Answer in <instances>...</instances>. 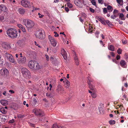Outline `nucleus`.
I'll use <instances>...</instances> for the list:
<instances>
[{
  "instance_id": "59",
  "label": "nucleus",
  "mask_w": 128,
  "mask_h": 128,
  "mask_svg": "<svg viewBox=\"0 0 128 128\" xmlns=\"http://www.w3.org/2000/svg\"><path fill=\"white\" fill-rule=\"evenodd\" d=\"M65 10L67 12H68L69 11V9L67 7H66L65 8Z\"/></svg>"
},
{
  "instance_id": "45",
  "label": "nucleus",
  "mask_w": 128,
  "mask_h": 128,
  "mask_svg": "<svg viewBox=\"0 0 128 128\" xmlns=\"http://www.w3.org/2000/svg\"><path fill=\"white\" fill-rule=\"evenodd\" d=\"M38 15L39 17L40 18H42L44 16L43 15L40 14V13H38Z\"/></svg>"
},
{
  "instance_id": "13",
  "label": "nucleus",
  "mask_w": 128,
  "mask_h": 128,
  "mask_svg": "<svg viewBox=\"0 0 128 128\" xmlns=\"http://www.w3.org/2000/svg\"><path fill=\"white\" fill-rule=\"evenodd\" d=\"M61 54L65 60H66L67 58V54L64 49H62L61 51Z\"/></svg>"
},
{
  "instance_id": "58",
  "label": "nucleus",
  "mask_w": 128,
  "mask_h": 128,
  "mask_svg": "<svg viewBox=\"0 0 128 128\" xmlns=\"http://www.w3.org/2000/svg\"><path fill=\"white\" fill-rule=\"evenodd\" d=\"M82 4H84V0H78Z\"/></svg>"
},
{
  "instance_id": "64",
  "label": "nucleus",
  "mask_w": 128,
  "mask_h": 128,
  "mask_svg": "<svg viewBox=\"0 0 128 128\" xmlns=\"http://www.w3.org/2000/svg\"><path fill=\"white\" fill-rule=\"evenodd\" d=\"M124 86L126 88H127L128 87V85L127 82L124 84Z\"/></svg>"
},
{
  "instance_id": "22",
  "label": "nucleus",
  "mask_w": 128,
  "mask_h": 128,
  "mask_svg": "<svg viewBox=\"0 0 128 128\" xmlns=\"http://www.w3.org/2000/svg\"><path fill=\"white\" fill-rule=\"evenodd\" d=\"M20 70L22 72H28V70L24 68H20Z\"/></svg>"
},
{
  "instance_id": "10",
  "label": "nucleus",
  "mask_w": 128,
  "mask_h": 128,
  "mask_svg": "<svg viewBox=\"0 0 128 128\" xmlns=\"http://www.w3.org/2000/svg\"><path fill=\"white\" fill-rule=\"evenodd\" d=\"M48 38L51 44L54 46H56L57 42L54 38L52 37L51 36L49 35L48 36Z\"/></svg>"
},
{
  "instance_id": "11",
  "label": "nucleus",
  "mask_w": 128,
  "mask_h": 128,
  "mask_svg": "<svg viewBox=\"0 0 128 128\" xmlns=\"http://www.w3.org/2000/svg\"><path fill=\"white\" fill-rule=\"evenodd\" d=\"M52 128H67L66 127L62 125H59L57 124H54Z\"/></svg>"
},
{
  "instance_id": "34",
  "label": "nucleus",
  "mask_w": 128,
  "mask_h": 128,
  "mask_svg": "<svg viewBox=\"0 0 128 128\" xmlns=\"http://www.w3.org/2000/svg\"><path fill=\"white\" fill-rule=\"evenodd\" d=\"M67 4L68 6L70 8H72L73 6L69 2Z\"/></svg>"
},
{
  "instance_id": "19",
  "label": "nucleus",
  "mask_w": 128,
  "mask_h": 128,
  "mask_svg": "<svg viewBox=\"0 0 128 128\" xmlns=\"http://www.w3.org/2000/svg\"><path fill=\"white\" fill-rule=\"evenodd\" d=\"M87 78L88 79L87 82L88 84H92V83H93L94 81L92 79L90 78V76H88Z\"/></svg>"
},
{
  "instance_id": "35",
  "label": "nucleus",
  "mask_w": 128,
  "mask_h": 128,
  "mask_svg": "<svg viewBox=\"0 0 128 128\" xmlns=\"http://www.w3.org/2000/svg\"><path fill=\"white\" fill-rule=\"evenodd\" d=\"M103 12L104 14H106L108 12L107 9L106 8H104L103 9Z\"/></svg>"
},
{
  "instance_id": "56",
  "label": "nucleus",
  "mask_w": 128,
  "mask_h": 128,
  "mask_svg": "<svg viewBox=\"0 0 128 128\" xmlns=\"http://www.w3.org/2000/svg\"><path fill=\"white\" fill-rule=\"evenodd\" d=\"M5 72H1V75L2 76H3L6 77V76L5 75Z\"/></svg>"
},
{
  "instance_id": "33",
  "label": "nucleus",
  "mask_w": 128,
  "mask_h": 128,
  "mask_svg": "<svg viewBox=\"0 0 128 128\" xmlns=\"http://www.w3.org/2000/svg\"><path fill=\"white\" fill-rule=\"evenodd\" d=\"M122 50H121L120 48H119L117 51V53L118 54H120L122 53Z\"/></svg>"
},
{
  "instance_id": "37",
  "label": "nucleus",
  "mask_w": 128,
  "mask_h": 128,
  "mask_svg": "<svg viewBox=\"0 0 128 128\" xmlns=\"http://www.w3.org/2000/svg\"><path fill=\"white\" fill-rule=\"evenodd\" d=\"M24 115H22L21 114H18V117L20 118H23L24 117Z\"/></svg>"
},
{
  "instance_id": "40",
  "label": "nucleus",
  "mask_w": 128,
  "mask_h": 128,
  "mask_svg": "<svg viewBox=\"0 0 128 128\" xmlns=\"http://www.w3.org/2000/svg\"><path fill=\"white\" fill-rule=\"evenodd\" d=\"M116 1L117 3L119 4H120L121 2H123V0H116Z\"/></svg>"
},
{
  "instance_id": "49",
  "label": "nucleus",
  "mask_w": 128,
  "mask_h": 128,
  "mask_svg": "<svg viewBox=\"0 0 128 128\" xmlns=\"http://www.w3.org/2000/svg\"><path fill=\"white\" fill-rule=\"evenodd\" d=\"M123 97L127 101L128 100V98H126V95H124L123 96Z\"/></svg>"
},
{
  "instance_id": "16",
  "label": "nucleus",
  "mask_w": 128,
  "mask_h": 128,
  "mask_svg": "<svg viewBox=\"0 0 128 128\" xmlns=\"http://www.w3.org/2000/svg\"><path fill=\"white\" fill-rule=\"evenodd\" d=\"M1 104L4 106H6L8 104V101L5 100H2L0 101Z\"/></svg>"
},
{
  "instance_id": "62",
  "label": "nucleus",
  "mask_w": 128,
  "mask_h": 128,
  "mask_svg": "<svg viewBox=\"0 0 128 128\" xmlns=\"http://www.w3.org/2000/svg\"><path fill=\"white\" fill-rule=\"evenodd\" d=\"M9 92H11V93L12 94L14 93V92L13 90H9Z\"/></svg>"
},
{
  "instance_id": "29",
  "label": "nucleus",
  "mask_w": 128,
  "mask_h": 128,
  "mask_svg": "<svg viewBox=\"0 0 128 128\" xmlns=\"http://www.w3.org/2000/svg\"><path fill=\"white\" fill-rule=\"evenodd\" d=\"M109 123L110 124H115V121L114 120H111L109 121Z\"/></svg>"
},
{
  "instance_id": "27",
  "label": "nucleus",
  "mask_w": 128,
  "mask_h": 128,
  "mask_svg": "<svg viewBox=\"0 0 128 128\" xmlns=\"http://www.w3.org/2000/svg\"><path fill=\"white\" fill-rule=\"evenodd\" d=\"M91 96L92 98H95L97 96V94L93 92L91 94Z\"/></svg>"
},
{
  "instance_id": "9",
  "label": "nucleus",
  "mask_w": 128,
  "mask_h": 128,
  "mask_svg": "<svg viewBox=\"0 0 128 128\" xmlns=\"http://www.w3.org/2000/svg\"><path fill=\"white\" fill-rule=\"evenodd\" d=\"M56 92L58 94H62L65 93L64 88L60 85H58L56 89Z\"/></svg>"
},
{
  "instance_id": "36",
  "label": "nucleus",
  "mask_w": 128,
  "mask_h": 128,
  "mask_svg": "<svg viewBox=\"0 0 128 128\" xmlns=\"http://www.w3.org/2000/svg\"><path fill=\"white\" fill-rule=\"evenodd\" d=\"M107 9L108 10H110L112 9H113V8H112V6L110 5H108L107 7Z\"/></svg>"
},
{
  "instance_id": "50",
  "label": "nucleus",
  "mask_w": 128,
  "mask_h": 128,
  "mask_svg": "<svg viewBox=\"0 0 128 128\" xmlns=\"http://www.w3.org/2000/svg\"><path fill=\"white\" fill-rule=\"evenodd\" d=\"M22 31L23 32H26V30L25 28L24 27H22V28H21Z\"/></svg>"
},
{
  "instance_id": "8",
  "label": "nucleus",
  "mask_w": 128,
  "mask_h": 128,
  "mask_svg": "<svg viewBox=\"0 0 128 128\" xmlns=\"http://www.w3.org/2000/svg\"><path fill=\"white\" fill-rule=\"evenodd\" d=\"M21 3L22 5L26 8L30 7L31 4H32V2L30 3V2L26 0H22L21 1Z\"/></svg>"
},
{
  "instance_id": "12",
  "label": "nucleus",
  "mask_w": 128,
  "mask_h": 128,
  "mask_svg": "<svg viewBox=\"0 0 128 128\" xmlns=\"http://www.w3.org/2000/svg\"><path fill=\"white\" fill-rule=\"evenodd\" d=\"M23 76L26 78L28 79L30 78V72H22Z\"/></svg>"
},
{
  "instance_id": "47",
  "label": "nucleus",
  "mask_w": 128,
  "mask_h": 128,
  "mask_svg": "<svg viewBox=\"0 0 128 128\" xmlns=\"http://www.w3.org/2000/svg\"><path fill=\"white\" fill-rule=\"evenodd\" d=\"M45 56L46 60L47 61H48L49 60L48 56V55L46 54L45 55Z\"/></svg>"
},
{
  "instance_id": "53",
  "label": "nucleus",
  "mask_w": 128,
  "mask_h": 128,
  "mask_svg": "<svg viewBox=\"0 0 128 128\" xmlns=\"http://www.w3.org/2000/svg\"><path fill=\"white\" fill-rule=\"evenodd\" d=\"M122 43L123 44H125L127 43V41L126 40H122Z\"/></svg>"
},
{
  "instance_id": "26",
  "label": "nucleus",
  "mask_w": 128,
  "mask_h": 128,
  "mask_svg": "<svg viewBox=\"0 0 128 128\" xmlns=\"http://www.w3.org/2000/svg\"><path fill=\"white\" fill-rule=\"evenodd\" d=\"M46 96L50 98L52 97V95L51 93L47 92L46 94Z\"/></svg>"
},
{
  "instance_id": "2",
  "label": "nucleus",
  "mask_w": 128,
  "mask_h": 128,
  "mask_svg": "<svg viewBox=\"0 0 128 128\" xmlns=\"http://www.w3.org/2000/svg\"><path fill=\"white\" fill-rule=\"evenodd\" d=\"M6 33L9 37L12 38H16L17 36V32L14 28L8 29L7 30Z\"/></svg>"
},
{
  "instance_id": "31",
  "label": "nucleus",
  "mask_w": 128,
  "mask_h": 128,
  "mask_svg": "<svg viewBox=\"0 0 128 128\" xmlns=\"http://www.w3.org/2000/svg\"><path fill=\"white\" fill-rule=\"evenodd\" d=\"M98 20L100 21L101 23L104 24H105V22L103 20V19L101 18H99Z\"/></svg>"
},
{
  "instance_id": "44",
  "label": "nucleus",
  "mask_w": 128,
  "mask_h": 128,
  "mask_svg": "<svg viewBox=\"0 0 128 128\" xmlns=\"http://www.w3.org/2000/svg\"><path fill=\"white\" fill-rule=\"evenodd\" d=\"M14 122V120L13 119L12 120H10L9 122L10 123H13Z\"/></svg>"
},
{
  "instance_id": "38",
  "label": "nucleus",
  "mask_w": 128,
  "mask_h": 128,
  "mask_svg": "<svg viewBox=\"0 0 128 128\" xmlns=\"http://www.w3.org/2000/svg\"><path fill=\"white\" fill-rule=\"evenodd\" d=\"M91 3L92 4L95 6H96V3L95 0H92L91 1Z\"/></svg>"
},
{
  "instance_id": "18",
  "label": "nucleus",
  "mask_w": 128,
  "mask_h": 128,
  "mask_svg": "<svg viewBox=\"0 0 128 128\" xmlns=\"http://www.w3.org/2000/svg\"><path fill=\"white\" fill-rule=\"evenodd\" d=\"M7 10V8L5 6L3 5H0V12H1L2 11H6Z\"/></svg>"
},
{
  "instance_id": "55",
  "label": "nucleus",
  "mask_w": 128,
  "mask_h": 128,
  "mask_svg": "<svg viewBox=\"0 0 128 128\" xmlns=\"http://www.w3.org/2000/svg\"><path fill=\"white\" fill-rule=\"evenodd\" d=\"M20 54H16L15 55L16 57V58H18L19 57V58H20Z\"/></svg>"
},
{
  "instance_id": "3",
  "label": "nucleus",
  "mask_w": 128,
  "mask_h": 128,
  "mask_svg": "<svg viewBox=\"0 0 128 128\" xmlns=\"http://www.w3.org/2000/svg\"><path fill=\"white\" fill-rule=\"evenodd\" d=\"M23 22L24 24L28 28H31L33 27L34 24L32 20L28 19H24Z\"/></svg>"
},
{
  "instance_id": "30",
  "label": "nucleus",
  "mask_w": 128,
  "mask_h": 128,
  "mask_svg": "<svg viewBox=\"0 0 128 128\" xmlns=\"http://www.w3.org/2000/svg\"><path fill=\"white\" fill-rule=\"evenodd\" d=\"M37 102V100L35 98H33L32 101V102L33 103L32 104V106H34L36 104V103Z\"/></svg>"
},
{
  "instance_id": "24",
  "label": "nucleus",
  "mask_w": 128,
  "mask_h": 128,
  "mask_svg": "<svg viewBox=\"0 0 128 128\" xmlns=\"http://www.w3.org/2000/svg\"><path fill=\"white\" fill-rule=\"evenodd\" d=\"M74 59L76 64L77 65H78L79 63V61L78 60L77 57L76 56H75L74 57Z\"/></svg>"
},
{
  "instance_id": "1",
  "label": "nucleus",
  "mask_w": 128,
  "mask_h": 128,
  "mask_svg": "<svg viewBox=\"0 0 128 128\" xmlns=\"http://www.w3.org/2000/svg\"><path fill=\"white\" fill-rule=\"evenodd\" d=\"M28 66L31 69L34 70H38L42 68V66L36 61L30 60L28 63Z\"/></svg>"
},
{
  "instance_id": "28",
  "label": "nucleus",
  "mask_w": 128,
  "mask_h": 128,
  "mask_svg": "<svg viewBox=\"0 0 128 128\" xmlns=\"http://www.w3.org/2000/svg\"><path fill=\"white\" fill-rule=\"evenodd\" d=\"M1 72H8V70L6 69L3 68L0 70Z\"/></svg>"
},
{
  "instance_id": "5",
  "label": "nucleus",
  "mask_w": 128,
  "mask_h": 128,
  "mask_svg": "<svg viewBox=\"0 0 128 128\" xmlns=\"http://www.w3.org/2000/svg\"><path fill=\"white\" fill-rule=\"evenodd\" d=\"M44 32L43 30H37L36 32L35 36L36 37L38 38L42 39L44 37L43 36V33Z\"/></svg>"
},
{
  "instance_id": "57",
  "label": "nucleus",
  "mask_w": 128,
  "mask_h": 128,
  "mask_svg": "<svg viewBox=\"0 0 128 128\" xmlns=\"http://www.w3.org/2000/svg\"><path fill=\"white\" fill-rule=\"evenodd\" d=\"M118 12V10H114V12H113V13L114 14H115L117 13Z\"/></svg>"
},
{
  "instance_id": "61",
  "label": "nucleus",
  "mask_w": 128,
  "mask_h": 128,
  "mask_svg": "<svg viewBox=\"0 0 128 128\" xmlns=\"http://www.w3.org/2000/svg\"><path fill=\"white\" fill-rule=\"evenodd\" d=\"M111 54L112 55V56L114 57V56L115 54L114 52H111Z\"/></svg>"
},
{
  "instance_id": "25",
  "label": "nucleus",
  "mask_w": 128,
  "mask_h": 128,
  "mask_svg": "<svg viewBox=\"0 0 128 128\" xmlns=\"http://www.w3.org/2000/svg\"><path fill=\"white\" fill-rule=\"evenodd\" d=\"M124 14L122 13H120V14L119 15L120 18H121V19L122 20H124L125 18H124Z\"/></svg>"
},
{
  "instance_id": "15",
  "label": "nucleus",
  "mask_w": 128,
  "mask_h": 128,
  "mask_svg": "<svg viewBox=\"0 0 128 128\" xmlns=\"http://www.w3.org/2000/svg\"><path fill=\"white\" fill-rule=\"evenodd\" d=\"M120 64L123 68H126V63L124 60H121L120 62Z\"/></svg>"
},
{
  "instance_id": "14",
  "label": "nucleus",
  "mask_w": 128,
  "mask_h": 128,
  "mask_svg": "<svg viewBox=\"0 0 128 128\" xmlns=\"http://www.w3.org/2000/svg\"><path fill=\"white\" fill-rule=\"evenodd\" d=\"M8 107L6 106L4 108L2 107L0 108V112L4 114H6L7 112Z\"/></svg>"
},
{
  "instance_id": "4",
  "label": "nucleus",
  "mask_w": 128,
  "mask_h": 128,
  "mask_svg": "<svg viewBox=\"0 0 128 128\" xmlns=\"http://www.w3.org/2000/svg\"><path fill=\"white\" fill-rule=\"evenodd\" d=\"M20 57L17 60L18 63L20 64H25L26 60V57L22 55V53H20Z\"/></svg>"
},
{
  "instance_id": "52",
  "label": "nucleus",
  "mask_w": 128,
  "mask_h": 128,
  "mask_svg": "<svg viewBox=\"0 0 128 128\" xmlns=\"http://www.w3.org/2000/svg\"><path fill=\"white\" fill-rule=\"evenodd\" d=\"M4 19V17L2 16H0V20H2Z\"/></svg>"
},
{
  "instance_id": "20",
  "label": "nucleus",
  "mask_w": 128,
  "mask_h": 128,
  "mask_svg": "<svg viewBox=\"0 0 128 128\" xmlns=\"http://www.w3.org/2000/svg\"><path fill=\"white\" fill-rule=\"evenodd\" d=\"M18 11L19 13L21 14H24L25 12L24 10L22 8H19Z\"/></svg>"
},
{
  "instance_id": "43",
  "label": "nucleus",
  "mask_w": 128,
  "mask_h": 128,
  "mask_svg": "<svg viewBox=\"0 0 128 128\" xmlns=\"http://www.w3.org/2000/svg\"><path fill=\"white\" fill-rule=\"evenodd\" d=\"M116 15H112L111 16V18H112L114 19L116 18Z\"/></svg>"
},
{
  "instance_id": "32",
  "label": "nucleus",
  "mask_w": 128,
  "mask_h": 128,
  "mask_svg": "<svg viewBox=\"0 0 128 128\" xmlns=\"http://www.w3.org/2000/svg\"><path fill=\"white\" fill-rule=\"evenodd\" d=\"M106 22L109 26L112 25V23L108 20H106Z\"/></svg>"
},
{
  "instance_id": "42",
  "label": "nucleus",
  "mask_w": 128,
  "mask_h": 128,
  "mask_svg": "<svg viewBox=\"0 0 128 128\" xmlns=\"http://www.w3.org/2000/svg\"><path fill=\"white\" fill-rule=\"evenodd\" d=\"M90 10L92 13H94V10L92 8H90Z\"/></svg>"
},
{
  "instance_id": "51",
  "label": "nucleus",
  "mask_w": 128,
  "mask_h": 128,
  "mask_svg": "<svg viewBox=\"0 0 128 128\" xmlns=\"http://www.w3.org/2000/svg\"><path fill=\"white\" fill-rule=\"evenodd\" d=\"M118 106H119V107L121 109L124 108V107L123 106V105L122 104V105H118Z\"/></svg>"
},
{
  "instance_id": "6",
  "label": "nucleus",
  "mask_w": 128,
  "mask_h": 128,
  "mask_svg": "<svg viewBox=\"0 0 128 128\" xmlns=\"http://www.w3.org/2000/svg\"><path fill=\"white\" fill-rule=\"evenodd\" d=\"M35 114L37 116H43L44 115V112L39 109H35L33 110Z\"/></svg>"
},
{
  "instance_id": "17",
  "label": "nucleus",
  "mask_w": 128,
  "mask_h": 128,
  "mask_svg": "<svg viewBox=\"0 0 128 128\" xmlns=\"http://www.w3.org/2000/svg\"><path fill=\"white\" fill-rule=\"evenodd\" d=\"M2 46L4 49L6 50L8 49L10 47L9 45L5 43L2 44Z\"/></svg>"
},
{
  "instance_id": "54",
  "label": "nucleus",
  "mask_w": 128,
  "mask_h": 128,
  "mask_svg": "<svg viewBox=\"0 0 128 128\" xmlns=\"http://www.w3.org/2000/svg\"><path fill=\"white\" fill-rule=\"evenodd\" d=\"M120 56L118 55H117L116 56V58L117 60H118L120 59Z\"/></svg>"
},
{
  "instance_id": "7",
  "label": "nucleus",
  "mask_w": 128,
  "mask_h": 128,
  "mask_svg": "<svg viewBox=\"0 0 128 128\" xmlns=\"http://www.w3.org/2000/svg\"><path fill=\"white\" fill-rule=\"evenodd\" d=\"M4 56L5 58L8 59L10 62L12 63H14L16 62L14 57L12 56L9 54L8 53L6 52L4 55Z\"/></svg>"
},
{
  "instance_id": "39",
  "label": "nucleus",
  "mask_w": 128,
  "mask_h": 128,
  "mask_svg": "<svg viewBox=\"0 0 128 128\" xmlns=\"http://www.w3.org/2000/svg\"><path fill=\"white\" fill-rule=\"evenodd\" d=\"M51 51L54 53H56V50L55 48H53L52 49H50Z\"/></svg>"
},
{
  "instance_id": "23",
  "label": "nucleus",
  "mask_w": 128,
  "mask_h": 128,
  "mask_svg": "<svg viewBox=\"0 0 128 128\" xmlns=\"http://www.w3.org/2000/svg\"><path fill=\"white\" fill-rule=\"evenodd\" d=\"M108 49L112 51H114V46L112 45H110L108 47Z\"/></svg>"
},
{
  "instance_id": "60",
  "label": "nucleus",
  "mask_w": 128,
  "mask_h": 128,
  "mask_svg": "<svg viewBox=\"0 0 128 128\" xmlns=\"http://www.w3.org/2000/svg\"><path fill=\"white\" fill-rule=\"evenodd\" d=\"M103 106V104H100V105L99 106V107H98V108H100V109H99V111H100V110H101V109H102V108H100V106Z\"/></svg>"
},
{
  "instance_id": "48",
  "label": "nucleus",
  "mask_w": 128,
  "mask_h": 128,
  "mask_svg": "<svg viewBox=\"0 0 128 128\" xmlns=\"http://www.w3.org/2000/svg\"><path fill=\"white\" fill-rule=\"evenodd\" d=\"M17 26L19 28H22L23 27L21 24H18Z\"/></svg>"
},
{
  "instance_id": "41",
  "label": "nucleus",
  "mask_w": 128,
  "mask_h": 128,
  "mask_svg": "<svg viewBox=\"0 0 128 128\" xmlns=\"http://www.w3.org/2000/svg\"><path fill=\"white\" fill-rule=\"evenodd\" d=\"M99 3L101 4H103L104 3V1L103 0H98Z\"/></svg>"
},
{
  "instance_id": "46",
  "label": "nucleus",
  "mask_w": 128,
  "mask_h": 128,
  "mask_svg": "<svg viewBox=\"0 0 128 128\" xmlns=\"http://www.w3.org/2000/svg\"><path fill=\"white\" fill-rule=\"evenodd\" d=\"M65 87L67 88H69L70 86V84H65Z\"/></svg>"
},
{
  "instance_id": "63",
  "label": "nucleus",
  "mask_w": 128,
  "mask_h": 128,
  "mask_svg": "<svg viewBox=\"0 0 128 128\" xmlns=\"http://www.w3.org/2000/svg\"><path fill=\"white\" fill-rule=\"evenodd\" d=\"M118 22H119V24H123V22L122 21H120L119 20Z\"/></svg>"
},
{
  "instance_id": "21",
  "label": "nucleus",
  "mask_w": 128,
  "mask_h": 128,
  "mask_svg": "<svg viewBox=\"0 0 128 128\" xmlns=\"http://www.w3.org/2000/svg\"><path fill=\"white\" fill-rule=\"evenodd\" d=\"M89 88L91 90H94L95 89V86L93 85L92 84H88Z\"/></svg>"
}]
</instances>
